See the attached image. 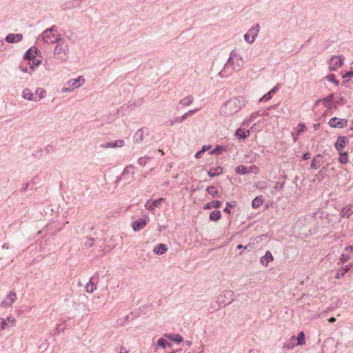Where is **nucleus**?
<instances>
[{
  "label": "nucleus",
  "mask_w": 353,
  "mask_h": 353,
  "mask_svg": "<svg viewBox=\"0 0 353 353\" xmlns=\"http://www.w3.org/2000/svg\"><path fill=\"white\" fill-rule=\"evenodd\" d=\"M185 120V117L183 115L178 117H175L169 120L170 125H173L175 123H182Z\"/></svg>",
  "instance_id": "44"
},
{
  "label": "nucleus",
  "mask_w": 353,
  "mask_h": 353,
  "mask_svg": "<svg viewBox=\"0 0 353 353\" xmlns=\"http://www.w3.org/2000/svg\"><path fill=\"white\" fill-rule=\"evenodd\" d=\"M150 160V157L144 156V157H140L138 159V163L141 166H145Z\"/></svg>",
  "instance_id": "46"
},
{
  "label": "nucleus",
  "mask_w": 353,
  "mask_h": 353,
  "mask_svg": "<svg viewBox=\"0 0 353 353\" xmlns=\"http://www.w3.org/2000/svg\"><path fill=\"white\" fill-rule=\"evenodd\" d=\"M164 337H165L172 341H174L177 343H179L183 341V337L179 334H165Z\"/></svg>",
  "instance_id": "25"
},
{
  "label": "nucleus",
  "mask_w": 353,
  "mask_h": 353,
  "mask_svg": "<svg viewBox=\"0 0 353 353\" xmlns=\"http://www.w3.org/2000/svg\"><path fill=\"white\" fill-rule=\"evenodd\" d=\"M57 46L54 48V54L57 59L61 60V61H65L69 58V46L65 43L61 39V41L57 42Z\"/></svg>",
  "instance_id": "3"
},
{
  "label": "nucleus",
  "mask_w": 353,
  "mask_h": 353,
  "mask_svg": "<svg viewBox=\"0 0 353 353\" xmlns=\"http://www.w3.org/2000/svg\"><path fill=\"white\" fill-rule=\"evenodd\" d=\"M353 214V205L346 206L342 209L341 216L348 218Z\"/></svg>",
  "instance_id": "30"
},
{
  "label": "nucleus",
  "mask_w": 353,
  "mask_h": 353,
  "mask_svg": "<svg viewBox=\"0 0 353 353\" xmlns=\"http://www.w3.org/2000/svg\"><path fill=\"white\" fill-rule=\"evenodd\" d=\"M27 64H28V63H26V65H24V63H22L19 65V69L21 70V71L22 72H24V73L28 72Z\"/></svg>",
  "instance_id": "55"
},
{
  "label": "nucleus",
  "mask_w": 353,
  "mask_h": 353,
  "mask_svg": "<svg viewBox=\"0 0 353 353\" xmlns=\"http://www.w3.org/2000/svg\"><path fill=\"white\" fill-rule=\"evenodd\" d=\"M43 40L46 43H54L61 41V38L59 35H55L52 32L48 33L46 30H45L43 34Z\"/></svg>",
  "instance_id": "10"
},
{
  "label": "nucleus",
  "mask_w": 353,
  "mask_h": 353,
  "mask_svg": "<svg viewBox=\"0 0 353 353\" xmlns=\"http://www.w3.org/2000/svg\"><path fill=\"white\" fill-rule=\"evenodd\" d=\"M260 26L259 24H256L252 26L248 32L244 34V39L248 43H252L255 41L256 37H257L259 32Z\"/></svg>",
  "instance_id": "6"
},
{
  "label": "nucleus",
  "mask_w": 353,
  "mask_h": 353,
  "mask_svg": "<svg viewBox=\"0 0 353 353\" xmlns=\"http://www.w3.org/2000/svg\"><path fill=\"white\" fill-rule=\"evenodd\" d=\"M345 58L343 56L341 55H333L330 59L328 62L329 69L331 71H336L339 68H341L343 64Z\"/></svg>",
  "instance_id": "5"
},
{
  "label": "nucleus",
  "mask_w": 353,
  "mask_h": 353,
  "mask_svg": "<svg viewBox=\"0 0 353 353\" xmlns=\"http://www.w3.org/2000/svg\"><path fill=\"white\" fill-rule=\"evenodd\" d=\"M234 292L232 290H225L217 297L216 303L219 307H225L233 301Z\"/></svg>",
  "instance_id": "4"
},
{
  "label": "nucleus",
  "mask_w": 353,
  "mask_h": 353,
  "mask_svg": "<svg viewBox=\"0 0 353 353\" xmlns=\"http://www.w3.org/2000/svg\"><path fill=\"white\" fill-rule=\"evenodd\" d=\"M134 167L132 165H129L126 166L123 172L121 173V176H118L117 178V180L115 181L116 183H118L119 181H121L122 179H124L126 181L125 183V185L130 183V179L129 176L130 174L133 175L134 172Z\"/></svg>",
  "instance_id": "7"
},
{
  "label": "nucleus",
  "mask_w": 353,
  "mask_h": 353,
  "mask_svg": "<svg viewBox=\"0 0 353 353\" xmlns=\"http://www.w3.org/2000/svg\"><path fill=\"white\" fill-rule=\"evenodd\" d=\"M261 114H260L259 111L253 112L250 115V118L247 121H244L243 124H245V123H246L248 122H251V121H254V119H256Z\"/></svg>",
  "instance_id": "49"
},
{
  "label": "nucleus",
  "mask_w": 353,
  "mask_h": 353,
  "mask_svg": "<svg viewBox=\"0 0 353 353\" xmlns=\"http://www.w3.org/2000/svg\"><path fill=\"white\" fill-rule=\"evenodd\" d=\"M328 124L330 127L334 128H343L347 125V120L345 119H338L333 117L329 120Z\"/></svg>",
  "instance_id": "9"
},
{
  "label": "nucleus",
  "mask_w": 353,
  "mask_h": 353,
  "mask_svg": "<svg viewBox=\"0 0 353 353\" xmlns=\"http://www.w3.org/2000/svg\"><path fill=\"white\" fill-rule=\"evenodd\" d=\"M84 82V79L82 76L79 77L77 79H70L67 85L71 88V89L74 90L75 88H78L81 86L82 83Z\"/></svg>",
  "instance_id": "16"
},
{
  "label": "nucleus",
  "mask_w": 353,
  "mask_h": 353,
  "mask_svg": "<svg viewBox=\"0 0 353 353\" xmlns=\"http://www.w3.org/2000/svg\"><path fill=\"white\" fill-rule=\"evenodd\" d=\"M353 77V71L346 72L345 74L343 75V78H351Z\"/></svg>",
  "instance_id": "56"
},
{
  "label": "nucleus",
  "mask_w": 353,
  "mask_h": 353,
  "mask_svg": "<svg viewBox=\"0 0 353 353\" xmlns=\"http://www.w3.org/2000/svg\"><path fill=\"white\" fill-rule=\"evenodd\" d=\"M157 345L161 347H171L172 344L170 343H168L167 340L165 338H160L157 343Z\"/></svg>",
  "instance_id": "39"
},
{
  "label": "nucleus",
  "mask_w": 353,
  "mask_h": 353,
  "mask_svg": "<svg viewBox=\"0 0 353 353\" xmlns=\"http://www.w3.org/2000/svg\"><path fill=\"white\" fill-rule=\"evenodd\" d=\"M263 202V199L261 196H256L252 202V205L254 208H259Z\"/></svg>",
  "instance_id": "37"
},
{
  "label": "nucleus",
  "mask_w": 353,
  "mask_h": 353,
  "mask_svg": "<svg viewBox=\"0 0 353 353\" xmlns=\"http://www.w3.org/2000/svg\"><path fill=\"white\" fill-rule=\"evenodd\" d=\"M350 270V265H345L344 268H343L342 269H339L336 275H335V278L339 279L343 276H344V275L347 272H349Z\"/></svg>",
  "instance_id": "34"
},
{
  "label": "nucleus",
  "mask_w": 353,
  "mask_h": 353,
  "mask_svg": "<svg viewBox=\"0 0 353 353\" xmlns=\"http://www.w3.org/2000/svg\"><path fill=\"white\" fill-rule=\"evenodd\" d=\"M210 148H211V146H210V145H203V146L202 147V149L201 150V151L202 152H205L206 150H209Z\"/></svg>",
  "instance_id": "61"
},
{
  "label": "nucleus",
  "mask_w": 353,
  "mask_h": 353,
  "mask_svg": "<svg viewBox=\"0 0 353 353\" xmlns=\"http://www.w3.org/2000/svg\"><path fill=\"white\" fill-rule=\"evenodd\" d=\"M222 205V203L219 201H212L211 202H209L208 203H206L204 206H203V209L204 210H209L212 208H214L216 209H218L219 208H221Z\"/></svg>",
  "instance_id": "29"
},
{
  "label": "nucleus",
  "mask_w": 353,
  "mask_h": 353,
  "mask_svg": "<svg viewBox=\"0 0 353 353\" xmlns=\"http://www.w3.org/2000/svg\"><path fill=\"white\" fill-rule=\"evenodd\" d=\"M274 258L272 253L270 251H267L264 256H263L261 259V263L264 266H268V263L270 261H273Z\"/></svg>",
  "instance_id": "21"
},
{
  "label": "nucleus",
  "mask_w": 353,
  "mask_h": 353,
  "mask_svg": "<svg viewBox=\"0 0 353 353\" xmlns=\"http://www.w3.org/2000/svg\"><path fill=\"white\" fill-rule=\"evenodd\" d=\"M222 171H223L222 168L220 166H217V167H214V168H212L211 169H210V170L208 172V174L210 177L212 178V177H214V176L219 175V174H221L222 172Z\"/></svg>",
  "instance_id": "31"
},
{
  "label": "nucleus",
  "mask_w": 353,
  "mask_h": 353,
  "mask_svg": "<svg viewBox=\"0 0 353 353\" xmlns=\"http://www.w3.org/2000/svg\"><path fill=\"white\" fill-rule=\"evenodd\" d=\"M199 109H194V110H190L189 111H188L186 113H185L183 114V117H185V119L186 118H188V117L189 116H192L193 115L194 113H196Z\"/></svg>",
  "instance_id": "52"
},
{
  "label": "nucleus",
  "mask_w": 353,
  "mask_h": 353,
  "mask_svg": "<svg viewBox=\"0 0 353 353\" xmlns=\"http://www.w3.org/2000/svg\"><path fill=\"white\" fill-rule=\"evenodd\" d=\"M235 135L240 139H245L250 135V130L240 128L236 130Z\"/></svg>",
  "instance_id": "24"
},
{
  "label": "nucleus",
  "mask_w": 353,
  "mask_h": 353,
  "mask_svg": "<svg viewBox=\"0 0 353 353\" xmlns=\"http://www.w3.org/2000/svg\"><path fill=\"white\" fill-rule=\"evenodd\" d=\"M125 145V141L123 139H118L114 141L108 142L101 145L102 148H121Z\"/></svg>",
  "instance_id": "14"
},
{
  "label": "nucleus",
  "mask_w": 353,
  "mask_h": 353,
  "mask_svg": "<svg viewBox=\"0 0 353 353\" xmlns=\"http://www.w3.org/2000/svg\"><path fill=\"white\" fill-rule=\"evenodd\" d=\"M168 250V248L165 244L159 243L154 248L153 252L157 255H162Z\"/></svg>",
  "instance_id": "23"
},
{
  "label": "nucleus",
  "mask_w": 353,
  "mask_h": 353,
  "mask_svg": "<svg viewBox=\"0 0 353 353\" xmlns=\"http://www.w3.org/2000/svg\"><path fill=\"white\" fill-rule=\"evenodd\" d=\"M148 218H141L132 223V229L135 231H139L145 228L148 222Z\"/></svg>",
  "instance_id": "12"
},
{
  "label": "nucleus",
  "mask_w": 353,
  "mask_h": 353,
  "mask_svg": "<svg viewBox=\"0 0 353 353\" xmlns=\"http://www.w3.org/2000/svg\"><path fill=\"white\" fill-rule=\"evenodd\" d=\"M46 94V90L41 88H37L35 90V102L39 101L41 99L45 97Z\"/></svg>",
  "instance_id": "28"
},
{
  "label": "nucleus",
  "mask_w": 353,
  "mask_h": 353,
  "mask_svg": "<svg viewBox=\"0 0 353 353\" xmlns=\"http://www.w3.org/2000/svg\"><path fill=\"white\" fill-rule=\"evenodd\" d=\"M12 304L9 303V301L6 299L1 301L0 303V306L4 307V306H10Z\"/></svg>",
  "instance_id": "57"
},
{
  "label": "nucleus",
  "mask_w": 353,
  "mask_h": 353,
  "mask_svg": "<svg viewBox=\"0 0 353 353\" xmlns=\"http://www.w3.org/2000/svg\"><path fill=\"white\" fill-rule=\"evenodd\" d=\"M57 28L55 26H52L51 28L46 29V30L48 32H52L53 31H57Z\"/></svg>",
  "instance_id": "60"
},
{
  "label": "nucleus",
  "mask_w": 353,
  "mask_h": 353,
  "mask_svg": "<svg viewBox=\"0 0 353 353\" xmlns=\"http://www.w3.org/2000/svg\"><path fill=\"white\" fill-rule=\"evenodd\" d=\"M298 133H301V132H303L306 128L305 125L303 123H299L298 125Z\"/></svg>",
  "instance_id": "54"
},
{
  "label": "nucleus",
  "mask_w": 353,
  "mask_h": 353,
  "mask_svg": "<svg viewBox=\"0 0 353 353\" xmlns=\"http://www.w3.org/2000/svg\"><path fill=\"white\" fill-rule=\"evenodd\" d=\"M245 103V100L243 97L230 99L222 105L221 114L224 116H232L239 112Z\"/></svg>",
  "instance_id": "2"
},
{
  "label": "nucleus",
  "mask_w": 353,
  "mask_h": 353,
  "mask_svg": "<svg viewBox=\"0 0 353 353\" xmlns=\"http://www.w3.org/2000/svg\"><path fill=\"white\" fill-rule=\"evenodd\" d=\"M37 52L38 49L37 48H30L26 52L24 58L28 61H31L32 59L36 57Z\"/></svg>",
  "instance_id": "20"
},
{
  "label": "nucleus",
  "mask_w": 353,
  "mask_h": 353,
  "mask_svg": "<svg viewBox=\"0 0 353 353\" xmlns=\"http://www.w3.org/2000/svg\"><path fill=\"white\" fill-rule=\"evenodd\" d=\"M41 63V61L40 59H36V57H35L34 59H32L31 61H29V62L28 63L30 65V68L32 70H34L36 67H37L39 65H40Z\"/></svg>",
  "instance_id": "40"
},
{
  "label": "nucleus",
  "mask_w": 353,
  "mask_h": 353,
  "mask_svg": "<svg viewBox=\"0 0 353 353\" xmlns=\"http://www.w3.org/2000/svg\"><path fill=\"white\" fill-rule=\"evenodd\" d=\"M4 49V42L2 39H0V52L3 51Z\"/></svg>",
  "instance_id": "63"
},
{
  "label": "nucleus",
  "mask_w": 353,
  "mask_h": 353,
  "mask_svg": "<svg viewBox=\"0 0 353 353\" xmlns=\"http://www.w3.org/2000/svg\"><path fill=\"white\" fill-rule=\"evenodd\" d=\"M97 280H98V274L97 273L96 275H94L90 278L89 283L85 286L86 291L88 292L92 293L96 290L97 285H96L95 282Z\"/></svg>",
  "instance_id": "18"
},
{
  "label": "nucleus",
  "mask_w": 353,
  "mask_h": 353,
  "mask_svg": "<svg viewBox=\"0 0 353 353\" xmlns=\"http://www.w3.org/2000/svg\"><path fill=\"white\" fill-rule=\"evenodd\" d=\"M7 326L6 320L3 318H0V330H3Z\"/></svg>",
  "instance_id": "51"
},
{
  "label": "nucleus",
  "mask_w": 353,
  "mask_h": 353,
  "mask_svg": "<svg viewBox=\"0 0 353 353\" xmlns=\"http://www.w3.org/2000/svg\"><path fill=\"white\" fill-rule=\"evenodd\" d=\"M82 0H68L61 5L63 10H69L81 7Z\"/></svg>",
  "instance_id": "11"
},
{
  "label": "nucleus",
  "mask_w": 353,
  "mask_h": 353,
  "mask_svg": "<svg viewBox=\"0 0 353 353\" xmlns=\"http://www.w3.org/2000/svg\"><path fill=\"white\" fill-rule=\"evenodd\" d=\"M279 88V85H275L272 89H271L267 94L263 95V97L260 99V101L262 100H269L272 99V94L275 93Z\"/></svg>",
  "instance_id": "33"
},
{
  "label": "nucleus",
  "mask_w": 353,
  "mask_h": 353,
  "mask_svg": "<svg viewBox=\"0 0 353 353\" xmlns=\"http://www.w3.org/2000/svg\"><path fill=\"white\" fill-rule=\"evenodd\" d=\"M323 158V155L321 154H318L316 156H314L312 161L310 168L312 170H317L318 168H319L321 165Z\"/></svg>",
  "instance_id": "19"
},
{
  "label": "nucleus",
  "mask_w": 353,
  "mask_h": 353,
  "mask_svg": "<svg viewBox=\"0 0 353 353\" xmlns=\"http://www.w3.org/2000/svg\"><path fill=\"white\" fill-rule=\"evenodd\" d=\"M236 205V201H232V202H227L226 203V207L223 209V212H225V213H228V214H230V208H234L235 207Z\"/></svg>",
  "instance_id": "47"
},
{
  "label": "nucleus",
  "mask_w": 353,
  "mask_h": 353,
  "mask_svg": "<svg viewBox=\"0 0 353 353\" xmlns=\"http://www.w3.org/2000/svg\"><path fill=\"white\" fill-rule=\"evenodd\" d=\"M94 239L92 237H86L84 242V246L86 248H91L94 245Z\"/></svg>",
  "instance_id": "45"
},
{
  "label": "nucleus",
  "mask_w": 353,
  "mask_h": 353,
  "mask_svg": "<svg viewBox=\"0 0 353 353\" xmlns=\"http://www.w3.org/2000/svg\"><path fill=\"white\" fill-rule=\"evenodd\" d=\"M221 218V213L219 210H215L210 214L211 221H217Z\"/></svg>",
  "instance_id": "36"
},
{
  "label": "nucleus",
  "mask_w": 353,
  "mask_h": 353,
  "mask_svg": "<svg viewBox=\"0 0 353 353\" xmlns=\"http://www.w3.org/2000/svg\"><path fill=\"white\" fill-rule=\"evenodd\" d=\"M348 143V139L346 137L339 136L335 143V148L338 152H342L346 144Z\"/></svg>",
  "instance_id": "15"
},
{
  "label": "nucleus",
  "mask_w": 353,
  "mask_h": 353,
  "mask_svg": "<svg viewBox=\"0 0 353 353\" xmlns=\"http://www.w3.org/2000/svg\"><path fill=\"white\" fill-rule=\"evenodd\" d=\"M63 330L64 327H61V325H57L54 334L59 335L61 332H63Z\"/></svg>",
  "instance_id": "53"
},
{
  "label": "nucleus",
  "mask_w": 353,
  "mask_h": 353,
  "mask_svg": "<svg viewBox=\"0 0 353 353\" xmlns=\"http://www.w3.org/2000/svg\"><path fill=\"white\" fill-rule=\"evenodd\" d=\"M21 96L23 99L26 100L35 101V97L29 88L23 89L22 91Z\"/></svg>",
  "instance_id": "22"
},
{
  "label": "nucleus",
  "mask_w": 353,
  "mask_h": 353,
  "mask_svg": "<svg viewBox=\"0 0 353 353\" xmlns=\"http://www.w3.org/2000/svg\"><path fill=\"white\" fill-rule=\"evenodd\" d=\"M208 193L213 196H219L218 191L216 190V188L213 185L208 186L206 189Z\"/></svg>",
  "instance_id": "42"
},
{
  "label": "nucleus",
  "mask_w": 353,
  "mask_h": 353,
  "mask_svg": "<svg viewBox=\"0 0 353 353\" xmlns=\"http://www.w3.org/2000/svg\"><path fill=\"white\" fill-rule=\"evenodd\" d=\"M333 99H334V94H330L327 97H325V98H324L323 99L317 100V103H319L320 101H323V105H324L325 107L330 108H331V105H332V101Z\"/></svg>",
  "instance_id": "27"
},
{
  "label": "nucleus",
  "mask_w": 353,
  "mask_h": 353,
  "mask_svg": "<svg viewBox=\"0 0 353 353\" xmlns=\"http://www.w3.org/2000/svg\"><path fill=\"white\" fill-rule=\"evenodd\" d=\"M7 299L9 301V303H14L17 299V294L14 292H10L7 296Z\"/></svg>",
  "instance_id": "48"
},
{
  "label": "nucleus",
  "mask_w": 353,
  "mask_h": 353,
  "mask_svg": "<svg viewBox=\"0 0 353 353\" xmlns=\"http://www.w3.org/2000/svg\"><path fill=\"white\" fill-rule=\"evenodd\" d=\"M193 101L194 97L192 95H188L181 99L179 101V104L182 105L183 106H189L193 103Z\"/></svg>",
  "instance_id": "32"
},
{
  "label": "nucleus",
  "mask_w": 353,
  "mask_h": 353,
  "mask_svg": "<svg viewBox=\"0 0 353 353\" xmlns=\"http://www.w3.org/2000/svg\"><path fill=\"white\" fill-rule=\"evenodd\" d=\"M221 147H216L214 149H213L212 151H210V154H218L219 152V151L221 150Z\"/></svg>",
  "instance_id": "58"
},
{
  "label": "nucleus",
  "mask_w": 353,
  "mask_h": 353,
  "mask_svg": "<svg viewBox=\"0 0 353 353\" xmlns=\"http://www.w3.org/2000/svg\"><path fill=\"white\" fill-rule=\"evenodd\" d=\"M310 158V152H305L302 156L303 160H307Z\"/></svg>",
  "instance_id": "59"
},
{
  "label": "nucleus",
  "mask_w": 353,
  "mask_h": 353,
  "mask_svg": "<svg viewBox=\"0 0 353 353\" xmlns=\"http://www.w3.org/2000/svg\"><path fill=\"white\" fill-rule=\"evenodd\" d=\"M119 353H129V350H126L124 347L121 346L120 347Z\"/></svg>",
  "instance_id": "64"
},
{
  "label": "nucleus",
  "mask_w": 353,
  "mask_h": 353,
  "mask_svg": "<svg viewBox=\"0 0 353 353\" xmlns=\"http://www.w3.org/2000/svg\"><path fill=\"white\" fill-rule=\"evenodd\" d=\"M339 152L340 154V157L339 158V162L341 163L342 164H346L348 161L347 154L346 152Z\"/></svg>",
  "instance_id": "41"
},
{
  "label": "nucleus",
  "mask_w": 353,
  "mask_h": 353,
  "mask_svg": "<svg viewBox=\"0 0 353 353\" xmlns=\"http://www.w3.org/2000/svg\"><path fill=\"white\" fill-rule=\"evenodd\" d=\"M72 90V89H71V88L70 86H68V88H66L65 86H64L63 88H62V92H70Z\"/></svg>",
  "instance_id": "62"
},
{
  "label": "nucleus",
  "mask_w": 353,
  "mask_h": 353,
  "mask_svg": "<svg viewBox=\"0 0 353 353\" xmlns=\"http://www.w3.org/2000/svg\"><path fill=\"white\" fill-rule=\"evenodd\" d=\"M296 345H303L305 344V334L303 332H300L298 334L297 338H296Z\"/></svg>",
  "instance_id": "38"
},
{
  "label": "nucleus",
  "mask_w": 353,
  "mask_h": 353,
  "mask_svg": "<svg viewBox=\"0 0 353 353\" xmlns=\"http://www.w3.org/2000/svg\"><path fill=\"white\" fill-rule=\"evenodd\" d=\"M325 78L328 81L334 83L335 85L338 86L339 85V82L336 79V77L334 74H328Z\"/></svg>",
  "instance_id": "43"
},
{
  "label": "nucleus",
  "mask_w": 353,
  "mask_h": 353,
  "mask_svg": "<svg viewBox=\"0 0 353 353\" xmlns=\"http://www.w3.org/2000/svg\"><path fill=\"white\" fill-rule=\"evenodd\" d=\"M143 135H144V130L143 128H141L138 130L134 136V141L135 143H139L143 141Z\"/></svg>",
  "instance_id": "26"
},
{
  "label": "nucleus",
  "mask_w": 353,
  "mask_h": 353,
  "mask_svg": "<svg viewBox=\"0 0 353 353\" xmlns=\"http://www.w3.org/2000/svg\"><path fill=\"white\" fill-rule=\"evenodd\" d=\"M165 200V198H160L157 200L148 201L145 205V208L149 211H153L156 208L160 206L162 201Z\"/></svg>",
  "instance_id": "13"
},
{
  "label": "nucleus",
  "mask_w": 353,
  "mask_h": 353,
  "mask_svg": "<svg viewBox=\"0 0 353 353\" xmlns=\"http://www.w3.org/2000/svg\"><path fill=\"white\" fill-rule=\"evenodd\" d=\"M243 65L244 61L243 58L234 50H232L223 68L219 72L218 75L221 78H228L234 71L240 70Z\"/></svg>",
  "instance_id": "1"
},
{
  "label": "nucleus",
  "mask_w": 353,
  "mask_h": 353,
  "mask_svg": "<svg viewBox=\"0 0 353 353\" xmlns=\"http://www.w3.org/2000/svg\"><path fill=\"white\" fill-rule=\"evenodd\" d=\"M23 35L21 34H8L5 40L9 43H17L22 40Z\"/></svg>",
  "instance_id": "17"
},
{
  "label": "nucleus",
  "mask_w": 353,
  "mask_h": 353,
  "mask_svg": "<svg viewBox=\"0 0 353 353\" xmlns=\"http://www.w3.org/2000/svg\"><path fill=\"white\" fill-rule=\"evenodd\" d=\"M294 341L295 337L294 336H292L288 341L283 343V348L288 350H291L294 348L296 345Z\"/></svg>",
  "instance_id": "35"
},
{
  "label": "nucleus",
  "mask_w": 353,
  "mask_h": 353,
  "mask_svg": "<svg viewBox=\"0 0 353 353\" xmlns=\"http://www.w3.org/2000/svg\"><path fill=\"white\" fill-rule=\"evenodd\" d=\"M235 172L239 174H245L248 173L256 174L259 172V168L254 165L250 166L240 165L235 168Z\"/></svg>",
  "instance_id": "8"
},
{
  "label": "nucleus",
  "mask_w": 353,
  "mask_h": 353,
  "mask_svg": "<svg viewBox=\"0 0 353 353\" xmlns=\"http://www.w3.org/2000/svg\"><path fill=\"white\" fill-rule=\"evenodd\" d=\"M349 259H350V256L348 254H342L340 257V261L338 263L339 264V263H344L347 262Z\"/></svg>",
  "instance_id": "50"
}]
</instances>
